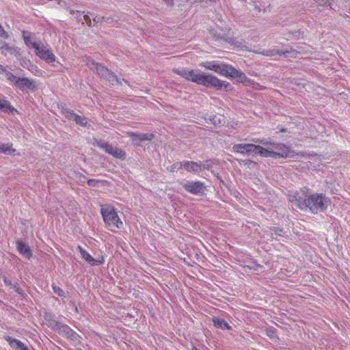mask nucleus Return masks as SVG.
Masks as SVG:
<instances>
[{
    "label": "nucleus",
    "mask_w": 350,
    "mask_h": 350,
    "mask_svg": "<svg viewBox=\"0 0 350 350\" xmlns=\"http://www.w3.org/2000/svg\"><path fill=\"white\" fill-rule=\"evenodd\" d=\"M84 20L87 23V24L90 26L91 25V21L90 17L88 15L84 16Z\"/></svg>",
    "instance_id": "40"
},
{
    "label": "nucleus",
    "mask_w": 350,
    "mask_h": 350,
    "mask_svg": "<svg viewBox=\"0 0 350 350\" xmlns=\"http://www.w3.org/2000/svg\"><path fill=\"white\" fill-rule=\"evenodd\" d=\"M1 49H2V50L10 51V50H11V48L10 47V46H9L7 43H4V44L1 46Z\"/></svg>",
    "instance_id": "39"
},
{
    "label": "nucleus",
    "mask_w": 350,
    "mask_h": 350,
    "mask_svg": "<svg viewBox=\"0 0 350 350\" xmlns=\"http://www.w3.org/2000/svg\"><path fill=\"white\" fill-rule=\"evenodd\" d=\"M16 86L23 92H33L36 89V82L25 77H18L16 81Z\"/></svg>",
    "instance_id": "9"
},
{
    "label": "nucleus",
    "mask_w": 350,
    "mask_h": 350,
    "mask_svg": "<svg viewBox=\"0 0 350 350\" xmlns=\"http://www.w3.org/2000/svg\"><path fill=\"white\" fill-rule=\"evenodd\" d=\"M317 1L321 5H329V0H317Z\"/></svg>",
    "instance_id": "37"
},
{
    "label": "nucleus",
    "mask_w": 350,
    "mask_h": 350,
    "mask_svg": "<svg viewBox=\"0 0 350 350\" xmlns=\"http://www.w3.org/2000/svg\"><path fill=\"white\" fill-rule=\"evenodd\" d=\"M52 288L53 291L59 296L66 297V293L60 287L57 286V285L53 284Z\"/></svg>",
    "instance_id": "29"
},
{
    "label": "nucleus",
    "mask_w": 350,
    "mask_h": 350,
    "mask_svg": "<svg viewBox=\"0 0 350 350\" xmlns=\"http://www.w3.org/2000/svg\"><path fill=\"white\" fill-rule=\"evenodd\" d=\"M36 55L40 59L48 63H53L56 60V57L53 53L49 45L38 43L34 49Z\"/></svg>",
    "instance_id": "7"
},
{
    "label": "nucleus",
    "mask_w": 350,
    "mask_h": 350,
    "mask_svg": "<svg viewBox=\"0 0 350 350\" xmlns=\"http://www.w3.org/2000/svg\"><path fill=\"white\" fill-rule=\"evenodd\" d=\"M176 72L180 76L183 77V78L186 79L187 80L188 75H189V70H177Z\"/></svg>",
    "instance_id": "32"
},
{
    "label": "nucleus",
    "mask_w": 350,
    "mask_h": 350,
    "mask_svg": "<svg viewBox=\"0 0 350 350\" xmlns=\"http://www.w3.org/2000/svg\"><path fill=\"white\" fill-rule=\"evenodd\" d=\"M188 76L187 80L204 87H211L217 90L224 88L227 92L232 90V87L228 82L221 81L216 76L211 74L200 73L194 70H189Z\"/></svg>",
    "instance_id": "2"
},
{
    "label": "nucleus",
    "mask_w": 350,
    "mask_h": 350,
    "mask_svg": "<svg viewBox=\"0 0 350 350\" xmlns=\"http://www.w3.org/2000/svg\"><path fill=\"white\" fill-rule=\"evenodd\" d=\"M213 322L214 323V325L216 327L221 328L223 329H228L230 328L228 323L226 321H224V319H221L220 318H217V317L213 318Z\"/></svg>",
    "instance_id": "21"
},
{
    "label": "nucleus",
    "mask_w": 350,
    "mask_h": 350,
    "mask_svg": "<svg viewBox=\"0 0 350 350\" xmlns=\"http://www.w3.org/2000/svg\"><path fill=\"white\" fill-rule=\"evenodd\" d=\"M0 153H3L10 155H19L15 148H13V144L12 143L8 144H1Z\"/></svg>",
    "instance_id": "18"
},
{
    "label": "nucleus",
    "mask_w": 350,
    "mask_h": 350,
    "mask_svg": "<svg viewBox=\"0 0 350 350\" xmlns=\"http://www.w3.org/2000/svg\"><path fill=\"white\" fill-rule=\"evenodd\" d=\"M230 78L236 79L237 82L243 84L245 86H250L252 79L248 78L240 70L234 68L232 75Z\"/></svg>",
    "instance_id": "11"
},
{
    "label": "nucleus",
    "mask_w": 350,
    "mask_h": 350,
    "mask_svg": "<svg viewBox=\"0 0 350 350\" xmlns=\"http://www.w3.org/2000/svg\"><path fill=\"white\" fill-rule=\"evenodd\" d=\"M111 155L113 156L114 158L120 159L122 160L125 159L126 157L125 152L123 150L118 148L117 147L114 148L113 151L112 152Z\"/></svg>",
    "instance_id": "24"
},
{
    "label": "nucleus",
    "mask_w": 350,
    "mask_h": 350,
    "mask_svg": "<svg viewBox=\"0 0 350 350\" xmlns=\"http://www.w3.org/2000/svg\"><path fill=\"white\" fill-rule=\"evenodd\" d=\"M98 262L99 264H102V263H103V260H98Z\"/></svg>",
    "instance_id": "43"
},
{
    "label": "nucleus",
    "mask_w": 350,
    "mask_h": 350,
    "mask_svg": "<svg viewBox=\"0 0 350 350\" xmlns=\"http://www.w3.org/2000/svg\"><path fill=\"white\" fill-rule=\"evenodd\" d=\"M100 213L106 226L111 231H113L114 228L120 229L123 226V222L113 206L110 204H101Z\"/></svg>",
    "instance_id": "3"
},
{
    "label": "nucleus",
    "mask_w": 350,
    "mask_h": 350,
    "mask_svg": "<svg viewBox=\"0 0 350 350\" xmlns=\"http://www.w3.org/2000/svg\"><path fill=\"white\" fill-rule=\"evenodd\" d=\"M29 64L30 67H27V68H28V69H29L31 72H33L35 75H37V76H39V75H41L42 71H41L40 70H39V69H38V68L36 65L32 64L31 63V62H30V61H29V60L27 61V63H25V65H23V66L24 67H25V66H26V65H27V64Z\"/></svg>",
    "instance_id": "25"
},
{
    "label": "nucleus",
    "mask_w": 350,
    "mask_h": 350,
    "mask_svg": "<svg viewBox=\"0 0 350 350\" xmlns=\"http://www.w3.org/2000/svg\"><path fill=\"white\" fill-rule=\"evenodd\" d=\"M288 53V51H275V50H266V51H264L261 53V54L264 55H267V56H273L276 54H278V55H285L286 53Z\"/></svg>",
    "instance_id": "26"
},
{
    "label": "nucleus",
    "mask_w": 350,
    "mask_h": 350,
    "mask_svg": "<svg viewBox=\"0 0 350 350\" xmlns=\"http://www.w3.org/2000/svg\"><path fill=\"white\" fill-rule=\"evenodd\" d=\"M17 79H18V77H16V76H14L12 73H8V79L10 80V81H14V83H16V81Z\"/></svg>",
    "instance_id": "35"
},
{
    "label": "nucleus",
    "mask_w": 350,
    "mask_h": 350,
    "mask_svg": "<svg viewBox=\"0 0 350 350\" xmlns=\"http://www.w3.org/2000/svg\"><path fill=\"white\" fill-rule=\"evenodd\" d=\"M217 36H218V37H221V38H224V36H220V34H219Z\"/></svg>",
    "instance_id": "44"
},
{
    "label": "nucleus",
    "mask_w": 350,
    "mask_h": 350,
    "mask_svg": "<svg viewBox=\"0 0 350 350\" xmlns=\"http://www.w3.org/2000/svg\"><path fill=\"white\" fill-rule=\"evenodd\" d=\"M200 66L227 78L230 77L234 68L232 65L219 61H207L201 63Z\"/></svg>",
    "instance_id": "4"
},
{
    "label": "nucleus",
    "mask_w": 350,
    "mask_h": 350,
    "mask_svg": "<svg viewBox=\"0 0 350 350\" xmlns=\"http://www.w3.org/2000/svg\"><path fill=\"white\" fill-rule=\"evenodd\" d=\"M211 121L215 126H219L224 122V118H221V116L215 115L212 117Z\"/></svg>",
    "instance_id": "27"
},
{
    "label": "nucleus",
    "mask_w": 350,
    "mask_h": 350,
    "mask_svg": "<svg viewBox=\"0 0 350 350\" xmlns=\"http://www.w3.org/2000/svg\"><path fill=\"white\" fill-rule=\"evenodd\" d=\"M56 329L59 334L68 338H73L77 335V333L74 330L65 324L57 323Z\"/></svg>",
    "instance_id": "12"
},
{
    "label": "nucleus",
    "mask_w": 350,
    "mask_h": 350,
    "mask_svg": "<svg viewBox=\"0 0 350 350\" xmlns=\"http://www.w3.org/2000/svg\"><path fill=\"white\" fill-rule=\"evenodd\" d=\"M273 230L274 232L278 235H282V233L283 232L282 228H274Z\"/></svg>",
    "instance_id": "38"
},
{
    "label": "nucleus",
    "mask_w": 350,
    "mask_h": 350,
    "mask_svg": "<svg viewBox=\"0 0 350 350\" xmlns=\"http://www.w3.org/2000/svg\"><path fill=\"white\" fill-rule=\"evenodd\" d=\"M191 350H199V349L196 347H193Z\"/></svg>",
    "instance_id": "42"
},
{
    "label": "nucleus",
    "mask_w": 350,
    "mask_h": 350,
    "mask_svg": "<svg viewBox=\"0 0 350 350\" xmlns=\"http://www.w3.org/2000/svg\"><path fill=\"white\" fill-rule=\"evenodd\" d=\"M183 167L187 172H199L202 170L201 163H198L194 161H183Z\"/></svg>",
    "instance_id": "16"
},
{
    "label": "nucleus",
    "mask_w": 350,
    "mask_h": 350,
    "mask_svg": "<svg viewBox=\"0 0 350 350\" xmlns=\"http://www.w3.org/2000/svg\"><path fill=\"white\" fill-rule=\"evenodd\" d=\"M16 247L18 252L23 256H25L27 259H30L31 258V250L27 244L24 243L21 241H17Z\"/></svg>",
    "instance_id": "15"
},
{
    "label": "nucleus",
    "mask_w": 350,
    "mask_h": 350,
    "mask_svg": "<svg viewBox=\"0 0 350 350\" xmlns=\"http://www.w3.org/2000/svg\"><path fill=\"white\" fill-rule=\"evenodd\" d=\"M0 37L3 39H8L9 38V34L8 32L5 31L3 27L0 24Z\"/></svg>",
    "instance_id": "31"
},
{
    "label": "nucleus",
    "mask_w": 350,
    "mask_h": 350,
    "mask_svg": "<svg viewBox=\"0 0 350 350\" xmlns=\"http://www.w3.org/2000/svg\"><path fill=\"white\" fill-rule=\"evenodd\" d=\"M184 189L193 195H202L204 193L206 186L201 181H187L183 184Z\"/></svg>",
    "instance_id": "8"
},
{
    "label": "nucleus",
    "mask_w": 350,
    "mask_h": 350,
    "mask_svg": "<svg viewBox=\"0 0 350 350\" xmlns=\"http://www.w3.org/2000/svg\"><path fill=\"white\" fill-rule=\"evenodd\" d=\"M163 2L168 6L172 7L174 4V0H162Z\"/></svg>",
    "instance_id": "36"
},
{
    "label": "nucleus",
    "mask_w": 350,
    "mask_h": 350,
    "mask_svg": "<svg viewBox=\"0 0 350 350\" xmlns=\"http://www.w3.org/2000/svg\"><path fill=\"white\" fill-rule=\"evenodd\" d=\"M128 135L131 137L133 141H150L154 137V135L153 133L137 134L133 132H129L128 133Z\"/></svg>",
    "instance_id": "17"
},
{
    "label": "nucleus",
    "mask_w": 350,
    "mask_h": 350,
    "mask_svg": "<svg viewBox=\"0 0 350 350\" xmlns=\"http://www.w3.org/2000/svg\"><path fill=\"white\" fill-rule=\"evenodd\" d=\"M249 87H251L252 88H253L254 90H264L266 89L265 86L260 85L258 83L253 81L252 79L251 81V83H250Z\"/></svg>",
    "instance_id": "28"
},
{
    "label": "nucleus",
    "mask_w": 350,
    "mask_h": 350,
    "mask_svg": "<svg viewBox=\"0 0 350 350\" xmlns=\"http://www.w3.org/2000/svg\"><path fill=\"white\" fill-rule=\"evenodd\" d=\"M290 202L299 209L307 211L313 214L323 212L331 204V200L323 193H312L304 187L294 193L288 196Z\"/></svg>",
    "instance_id": "1"
},
{
    "label": "nucleus",
    "mask_w": 350,
    "mask_h": 350,
    "mask_svg": "<svg viewBox=\"0 0 350 350\" xmlns=\"http://www.w3.org/2000/svg\"><path fill=\"white\" fill-rule=\"evenodd\" d=\"M212 166V162L211 161H207L206 163L202 164V169H209Z\"/></svg>",
    "instance_id": "34"
},
{
    "label": "nucleus",
    "mask_w": 350,
    "mask_h": 350,
    "mask_svg": "<svg viewBox=\"0 0 350 350\" xmlns=\"http://www.w3.org/2000/svg\"><path fill=\"white\" fill-rule=\"evenodd\" d=\"M87 65L90 69L95 70L100 77L105 78L110 82L118 81L116 76L114 75L112 72L101 64L95 62L94 60H88Z\"/></svg>",
    "instance_id": "5"
},
{
    "label": "nucleus",
    "mask_w": 350,
    "mask_h": 350,
    "mask_svg": "<svg viewBox=\"0 0 350 350\" xmlns=\"http://www.w3.org/2000/svg\"><path fill=\"white\" fill-rule=\"evenodd\" d=\"M0 110L3 111H13L15 109L11 106L10 103L6 100L0 99Z\"/></svg>",
    "instance_id": "23"
},
{
    "label": "nucleus",
    "mask_w": 350,
    "mask_h": 350,
    "mask_svg": "<svg viewBox=\"0 0 350 350\" xmlns=\"http://www.w3.org/2000/svg\"><path fill=\"white\" fill-rule=\"evenodd\" d=\"M22 36H23V38L25 45L29 49H34L35 47L36 46V45L38 44V42H33L32 38L30 36V35L29 34V33L25 30L22 31Z\"/></svg>",
    "instance_id": "19"
},
{
    "label": "nucleus",
    "mask_w": 350,
    "mask_h": 350,
    "mask_svg": "<svg viewBox=\"0 0 350 350\" xmlns=\"http://www.w3.org/2000/svg\"><path fill=\"white\" fill-rule=\"evenodd\" d=\"M4 70H5V68H3V66L0 65V72H3Z\"/></svg>",
    "instance_id": "41"
},
{
    "label": "nucleus",
    "mask_w": 350,
    "mask_h": 350,
    "mask_svg": "<svg viewBox=\"0 0 350 350\" xmlns=\"http://www.w3.org/2000/svg\"><path fill=\"white\" fill-rule=\"evenodd\" d=\"M253 142H258V140L253 139Z\"/></svg>",
    "instance_id": "45"
},
{
    "label": "nucleus",
    "mask_w": 350,
    "mask_h": 350,
    "mask_svg": "<svg viewBox=\"0 0 350 350\" xmlns=\"http://www.w3.org/2000/svg\"><path fill=\"white\" fill-rule=\"evenodd\" d=\"M77 248L79 250L80 254H81L83 258L85 261H87L91 265H95V262H96L95 259L88 252H86L84 249H83V247L80 245H78Z\"/></svg>",
    "instance_id": "20"
},
{
    "label": "nucleus",
    "mask_w": 350,
    "mask_h": 350,
    "mask_svg": "<svg viewBox=\"0 0 350 350\" xmlns=\"http://www.w3.org/2000/svg\"><path fill=\"white\" fill-rule=\"evenodd\" d=\"M66 117L70 120L72 119L77 124L80 126H86L88 124L86 118L79 116L72 111H67Z\"/></svg>",
    "instance_id": "13"
},
{
    "label": "nucleus",
    "mask_w": 350,
    "mask_h": 350,
    "mask_svg": "<svg viewBox=\"0 0 350 350\" xmlns=\"http://www.w3.org/2000/svg\"><path fill=\"white\" fill-rule=\"evenodd\" d=\"M95 145L96 146H98L100 148H102L103 150H105L107 153H108L110 155L112 153V152L113 151V149L115 148L114 146H113L107 143H102L98 141L96 142Z\"/></svg>",
    "instance_id": "22"
},
{
    "label": "nucleus",
    "mask_w": 350,
    "mask_h": 350,
    "mask_svg": "<svg viewBox=\"0 0 350 350\" xmlns=\"http://www.w3.org/2000/svg\"><path fill=\"white\" fill-rule=\"evenodd\" d=\"M265 146H271L273 158H287L294 156V152L283 144L267 142L265 144Z\"/></svg>",
    "instance_id": "6"
},
{
    "label": "nucleus",
    "mask_w": 350,
    "mask_h": 350,
    "mask_svg": "<svg viewBox=\"0 0 350 350\" xmlns=\"http://www.w3.org/2000/svg\"><path fill=\"white\" fill-rule=\"evenodd\" d=\"M183 167V162H176L172 164L170 167L167 168L168 171L170 172H174L176 170Z\"/></svg>",
    "instance_id": "30"
},
{
    "label": "nucleus",
    "mask_w": 350,
    "mask_h": 350,
    "mask_svg": "<svg viewBox=\"0 0 350 350\" xmlns=\"http://www.w3.org/2000/svg\"><path fill=\"white\" fill-rule=\"evenodd\" d=\"M98 182H99V180H96V179H89L88 180V185L90 187H94L96 185V183Z\"/></svg>",
    "instance_id": "33"
},
{
    "label": "nucleus",
    "mask_w": 350,
    "mask_h": 350,
    "mask_svg": "<svg viewBox=\"0 0 350 350\" xmlns=\"http://www.w3.org/2000/svg\"><path fill=\"white\" fill-rule=\"evenodd\" d=\"M267 148H265L260 146L255 145L254 151L253 152L254 154L260 155L264 157H273V154H272L273 150L271 149V146H266Z\"/></svg>",
    "instance_id": "14"
},
{
    "label": "nucleus",
    "mask_w": 350,
    "mask_h": 350,
    "mask_svg": "<svg viewBox=\"0 0 350 350\" xmlns=\"http://www.w3.org/2000/svg\"><path fill=\"white\" fill-rule=\"evenodd\" d=\"M255 145L253 144H237L232 146V151L236 153L242 154H253L254 151Z\"/></svg>",
    "instance_id": "10"
}]
</instances>
